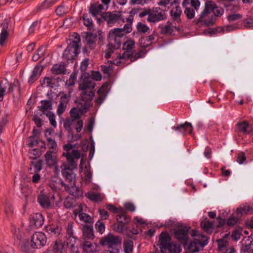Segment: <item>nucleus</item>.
Masks as SVG:
<instances>
[{
	"label": "nucleus",
	"mask_w": 253,
	"mask_h": 253,
	"mask_svg": "<svg viewBox=\"0 0 253 253\" xmlns=\"http://www.w3.org/2000/svg\"><path fill=\"white\" fill-rule=\"evenodd\" d=\"M125 253H132L133 248V243L131 240L126 241L124 243Z\"/></svg>",
	"instance_id": "09e8293b"
},
{
	"label": "nucleus",
	"mask_w": 253,
	"mask_h": 253,
	"mask_svg": "<svg viewBox=\"0 0 253 253\" xmlns=\"http://www.w3.org/2000/svg\"><path fill=\"white\" fill-rule=\"evenodd\" d=\"M82 77L83 78V81L80 84L79 87V89L82 91L81 93V99L84 102V104H88L90 107L91 106L90 102L94 96V92L93 89L95 86V84L88 77V74L84 73Z\"/></svg>",
	"instance_id": "f03ea898"
},
{
	"label": "nucleus",
	"mask_w": 253,
	"mask_h": 253,
	"mask_svg": "<svg viewBox=\"0 0 253 253\" xmlns=\"http://www.w3.org/2000/svg\"><path fill=\"white\" fill-rule=\"evenodd\" d=\"M46 164L49 167L55 166L57 164L56 153L52 151H48L44 155Z\"/></svg>",
	"instance_id": "412c9836"
},
{
	"label": "nucleus",
	"mask_w": 253,
	"mask_h": 253,
	"mask_svg": "<svg viewBox=\"0 0 253 253\" xmlns=\"http://www.w3.org/2000/svg\"><path fill=\"white\" fill-rule=\"evenodd\" d=\"M159 28L161 29V33L163 34H171L173 30V26L171 25L170 23H169V22L167 23V25L164 26H160Z\"/></svg>",
	"instance_id": "a18cd8bd"
},
{
	"label": "nucleus",
	"mask_w": 253,
	"mask_h": 253,
	"mask_svg": "<svg viewBox=\"0 0 253 253\" xmlns=\"http://www.w3.org/2000/svg\"><path fill=\"white\" fill-rule=\"evenodd\" d=\"M16 88L18 94H20V87L18 80L14 82L13 84L9 83L7 80H5L0 83V101L3 100V97L4 94L10 93L12 92L13 88Z\"/></svg>",
	"instance_id": "6e6552de"
},
{
	"label": "nucleus",
	"mask_w": 253,
	"mask_h": 253,
	"mask_svg": "<svg viewBox=\"0 0 253 253\" xmlns=\"http://www.w3.org/2000/svg\"><path fill=\"white\" fill-rule=\"evenodd\" d=\"M95 228L98 232L102 234L105 230V227L103 222L98 220L95 224Z\"/></svg>",
	"instance_id": "0e129e2a"
},
{
	"label": "nucleus",
	"mask_w": 253,
	"mask_h": 253,
	"mask_svg": "<svg viewBox=\"0 0 253 253\" xmlns=\"http://www.w3.org/2000/svg\"><path fill=\"white\" fill-rule=\"evenodd\" d=\"M83 209L82 208L79 207L78 209L74 211L75 214H77V211L79 212V217L81 221L84 223H91L92 219L90 216L85 213L82 212Z\"/></svg>",
	"instance_id": "bb28decb"
},
{
	"label": "nucleus",
	"mask_w": 253,
	"mask_h": 253,
	"mask_svg": "<svg viewBox=\"0 0 253 253\" xmlns=\"http://www.w3.org/2000/svg\"><path fill=\"white\" fill-rule=\"evenodd\" d=\"M172 128L175 130L179 131L182 133L188 131L189 133L191 134L193 130V126L191 124L188 122L181 124L177 126H173Z\"/></svg>",
	"instance_id": "393cba45"
},
{
	"label": "nucleus",
	"mask_w": 253,
	"mask_h": 253,
	"mask_svg": "<svg viewBox=\"0 0 253 253\" xmlns=\"http://www.w3.org/2000/svg\"><path fill=\"white\" fill-rule=\"evenodd\" d=\"M154 39V35H151L146 37L141 38L139 39V44L142 47H148L152 44Z\"/></svg>",
	"instance_id": "c85d7f7f"
},
{
	"label": "nucleus",
	"mask_w": 253,
	"mask_h": 253,
	"mask_svg": "<svg viewBox=\"0 0 253 253\" xmlns=\"http://www.w3.org/2000/svg\"><path fill=\"white\" fill-rule=\"evenodd\" d=\"M182 11L181 8L179 6H175L173 7L170 11V15L172 18L177 22H180V15H181Z\"/></svg>",
	"instance_id": "e433bc0d"
},
{
	"label": "nucleus",
	"mask_w": 253,
	"mask_h": 253,
	"mask_svg": "<svg viewBox=\"0 0 253 253\" xmlns=\"http://www.w3.org/2000/svg\"><path fill=\"white\" fill-rule=\"evenodd\" d=\"M190 227L185 226L175 230L174 232L175 238L184 246L186 245L188 242V232Z\"/></svg>",
	"instance_id": "9b49d317"
},
{
	"label": "nucleus",
	"mask_w": 253,
	"mask_h": 253,
	"mask_svg": "<svg viewBox=\"0 0 253 253\" xmlns=\"http://www.w3.org/2000/svg\"><path fill=\"white\" fill-rule=\"evenodd\" d=\"M42 161L41 159L32 160L28 169L30 173L39 172L42 169Z\"/></svg>",
	"instance_id": "4be33fe9"
},
{
	"label": "nucleus",
	"mask_w": 253,
	"mask_h": 253,
	"mask_svg": "<svg viewBox=\"0 0 253 253\" xmlns=\"http://www.w3.org/2000/svg\"><path fill=\"white\" fill-rule=\"evenodd\" d=\"M9 35L8 31H1L0 33V45L3 46Z\"/></svg>",
	"instance_id": "052dcab7"
},
{
	"label": "nucleus",
	"mask_w": 253,
	"mask_h": 253,
	"mask_svg": "<svg viewBox=\"0 0 253 253\" xmlns=\"http://www.w3.org/2000/svg\"><path fill=\"white\" fill-rule=\"evenodd\" d=\"M86 197L91 201L99 202H101L103 199V197L100 193H94L92 192L87 193Z\"/></svg>",
	"instance_id": "58836bf2"
},
{
	"label": "nucleus",
	"mask_w": 253,
	"mask_h": 253,
	"mask_svg": "<svg viewBox=\"0 0 253 253\" xmlns=\"http://www.w3.org/2000/svg\"><path fill=\"white\" fill-rule=\"evenodd\" d=\"M14 236L17 240V244H20L21 241L23 240L24 234L19 229H15Z\"/></svg>",
	"instance_id": "bf43d9fd"
},
{
	"label": "nucleus",
	"mask_w": 253,
	"mask_h": 253,
	"mask_svg": "<svg viewBox=\"0 0 253 253\" xmlns=\"http://www.w3.org/2000/svg\"><path fill=\"white\" fill-rule=\"evenodd\" d=\"M77 120L70 117L66 119L64 121V127L69 133H71L73 132V127L75 125Z\"/></svg>",
	"instance_id": "c756f323"
},
{
	"label": "nucleus",
	"mask_w": 253,
	"mask_h": 253,
	"mask_svg": "<svg viewBox=\"0 0 253 253\" xmlns=\"http://www.w3.org/2000/svg\"><path fill=\"white\" fill-rule=\"evenodd\" d=\"M59 95H60L59 104L57 110V113L58 115L62 114L65 111L71 98V92H69L68 94L60 92Z\"/></svg>",
	"instance_id": "f8f14e48"
},
{
	"label": "nucleus",
	"mask_w": 253,
	"mask_h": 253,
	"mask_svg": "<svg viewBox=\"0 0 253 253\" xmlns=\"http://www.w3.org/2000/svg\"><path fill=\"white\" fill-rule=\"evenodd\" d=\"M73 225L74 223L73 222H70L68 223L66 227L67 233L70 237L74 238V232H73Z\"/></svg>",
	"instance_id": "69168bd1"
},
{
	"label": "nucleus",
	"mask_w": 253,
	"mask_h": 253,
	"mask_svg": "<svg viewBox=\"0 0 253 253\" xmlns=\"http://www.w3.org/2000/svg\"><path fill=\"white\" fill-rule=\"evenodd\" d=\"M30 223L31 226L37 228L41 227L44 223V219L41 213H34L30 217Z\"/></svg>",
	"instance_id": "6ab92c4d"
},
{
	"label": "nucleus",
	"mask_w": 253,
	"mask_h": 253,
	"mask_svg": "<svg viewBox=\"0 0 253 253\" xmlns=\"http://www.w3.org/2000/svg\"><path fill=\"white\" fill-rule=\"evenodd\" d=\"M208 244V238L205 236H202V240L195 239L190 243L188 247L190 252H198L200 250H203L204 247Z\"/></svg>",
	"instance_id": "9d476101"
},
{
	"label": "nucleus",
	"mask_w": 253,
	"mask_h": 253,
	"mask_svg": "<svg viewBox=\"0 0 253 253\" xmlns=\"http://www.w3.org/2000/svg\"><path fill=\"white\" fill-rule=\"evenodd\" d=\"M30 158L32 160H38L37 158L41 155V153L37 149H33L29 153Z\"/></svg>",
	"instance_id": "5fc2aeb1"
},
{
	"label": "nucleus",
	"mask_w": 253,
	"mask_h": 253,
	"mask_svg": "<svg viewBox=\"0 0 253 253\" xmlns=\"http://www.w3.org/2000/svg\"><path fill=\"white\" fill-rule=\"evenodd\" d=\"M114 34H109L108 44V49L112 52H114L115 49H118L121 45L122 39L119 36L116 37L113 35Z\"/></svg>",
	"instance_id": "dca6fc26"
},
{
	"label": "nucleus",
	"mask_w": 253,
	"mask_h": 253,
	"mask_svg": "<svg viewBox=\"0 0 253 253\" xmlns=\"http://www.w3.org/2000/svg\"><path fill=\"white\" fill-rule=\"evenodd\" d=\"M237 127L239 131L245 134H248L252 131V127L247 121L238 123Z\"/></svg>",
	"instance_id": "a878e982"
},
{
	"label": "nucleus",
	"mask_w": 253,
	"mask_h": 253,
	"mask_svg": "<svg viewBox=\"0 0 253 253\" xmlns=\"http://www.w3.org/2000/svg\"><path fill=\"white\" fill-rule=\"evenodd\" d=\"M109 34H114V36L116 37L119 36L121 38H124L125 36V34L121 28H115L114 30L110 31Z\"/></svg>",
	"instance_id": "6e6d98bb"
},
{
	"label": "nucleus",
	"mask_w": 253,
	"mask_h": 253,
	"mask_svg": "<svg viewBox=\"0 0 253 253\" xmlns=\"http://www.w3.org/2000/svg\"><path fill=\"white\" fill-rule=\"evenodd\" d=\"M135 44L133 40H128L123 43V49L124 51L134 52L133 49L135 46Z\"/></svg>",
	"instance_id": "4c0bfd02"
},
{
	"label": "nucleus",
	"mask_w": 253,
	"mask_h": 253,
	"mask_svg": "<svg viewBox=\"0 0 253 253\" xmlns=\"http://www.w3.org/2000/svg\"><path fill=\"white\" fill-rule=\"evenodd\" d=\"M166 18L167 14L165 11L159 7H155L151 9L149 16H148L147 20L150 23H156Z\"/></svg>",
	"instance_id": "1a4fd4ad"
},
{
	"label": "nucleus",
	"mask_w": 253,
	"mask_h": 253,
	"mask_svg": "<svg viewBox=\"0 0 253 253\" xmlns=\"http://www.w3.org/2000/svg\"><path fill=\"white\" fill-rule=\"evenodd\" d=\"M68 11V8H65L63 5H61L58 6L55 10L56 14L60 16H61L67 13Z\"/></svg>",
	"instance_id": "4d7b16f0"
},
{
	"label": "nucleus",
	"mask_w": 253,
	"mask_h": 253,
	"mask_svg": "<svg viewBox=\"0 0 253 253\" xmlns=\"http://www.w3.org/2000/svg\"><path fill=\"white\" fill-rule=\"evenodd\" d=\"M58 0H45L42 4L43 8H47L54 4Z\"/></svg>",
	"instance_id": "774afa93"
},
{
	"label": "nucleus",
	"mask_w": 253,
	"mask_h": 253,
	"mask_svg": "<svg viewBox=\"0 0 253 253\" xmlns=\"http://www.w3.org/2000/svg\"><path fill=\"white\" fill-rule=\"evenodd\" d=\"M5 212L8 218H10L13 214V208L9 203H7L5 206Z\"/></svg>",
	"instance_id": "338daca9"
},
{
	"label": "nucleus",
	"mask_w": 253,
	"mask_h": 253,
	"mask_svg": "<svg viewBox=\"0 0 253 253\" xmlns=\"http://www.w3.org/2000/svg\"><path fill=\"white\" fill-rule=\"evenodd\" d=\"M122 239L118 236L111 234L103 237L100 240V244L108 249L107 250L115 248L120 249Z\"/></svg>",
	"instance_id": "423d86ee"
},
{
	"label": "nucleus",
	"mask_w": 253,
	"mask_h": 253,
	"mask_svg": "<svg viewBox=\"0 0 253 253\" xmlns=\"http://www.w3.org/2000/svg\"><path fill=\"white\" fill-rule=\"evenodd\" d=\"M116 219L118 222L127 224L130 221V218L127 216L126 212L121 209L120 211L116 216Z\"/></svg>",
	"instance_id": "2f4dec72"
},
{
	"label": "nucleus",
	"mask_w": 253,
	"mask_h": 253,
	"mask_svg": "<svg viewBox=\"0 0 253 253\" xmlns=\"http://www.w3.org/2000/svg\"><path fill=\"white\" fill-rule=\"evenodd\" d=\"M89 109V105L87 104H82L79 108L74 107L70 111V118L76 120H80L81 116L85 113Z\"/></svg>",
	"instance_id": "2eb2a0df"
},
{
	"label": "nucleus",
	"mask_w": 253,
	"mask_h": 253,
	"mask_svg": "<svg viewBox=\"0 0 253 253\" xmlns=\"http://www.w3.org/2000/svg\"><path fill=\"white\" fill-rule=\"evenodd\" d=\"M147 51L145 49L140 50L138 52L134 53L133 57L131 58V62L135 61L136 60L142 58L146 53Z\"/></svg>",
	"instance_id": "603ef678"
},
{
	"label": "nucleus",
	"mask_w": 253,
	"mask_h": 253,
	"mask_svg": "<svg viewBox=\"0 0 253 253\" xmlns=\"http://www.w3.org/2000/svg\"><path fill=\"white\" fill-rule=\"evenodd\" d=\"M208 2L211 3L212 8L211 10V12L212 11L214 14V17L216 19V17H220L224 13V9L220 6H216L215 3L211 0H207Z\"/></svg>",
	"instance_id": "f704fd0d"
},
{
	"label": "nucleus",
	"mask_w": 253,
	"mask_h": 253,
	"mask_svg": "<svg viewBox=\"0 0 253 253\" xmlns=\"http://www.w3.org/2000/svg\"><path fill=\"white\" fill-rule=\"evenodd\" d=\"M237 28V27L234 25H229L224 26V27H219L217 28L213 29L211 31V33L215 34L216 33L223 32L224 30L226 31H230L234 30Z\"/></svg>",
	"instance_id": "ea45409f"
},
{
	"label": "nucleus",
	"mask_w": 253,
	"mask_h": 253,
	"mask_svg": "<svg viewBox=\"0 0 253 253\" xmlns=\"http://www.w3.org/2000/svg\"><path fill=\"white\" fill-rule=\"evenodd\" d=\"M103 6L99 3L92 4L90 6L89 11L94 16H96L102 10Z\"/></svg>",
	"instance_id": "79ce46f5"
},
{
	"label": "nucleus",
	"mask_w": 253,
	"mask_h": 253,
	"mask_svg": "<svg viewBox=\"0 0 253 253\" xmlns=\"http://www.w3.org/2000/svg\"><path fill=\"white\" fill-rule=\"evenodd\" d=\"M200 2L199 0H186L183 2V5L185 7L184 11L187 19H193L199 8Z\"/></svg>",
	"instance_id": "0eeeda50"
},
{
	"label": "nucleus",
	"mask_w": 253,
	"mask_h": 253,
	"mask_svg": "<svg viewBox=\"0 0 253 253\" xmlns=\"http://www.w3.org/2000/svg\"><path fill=\"white\" fill-rule=\"evenodd\" d=\"M84 179L86 183H89L91 179V173L90 172V168L87 165H85L84 170Z\"/></svg>",
	"instance_id": "37998d69"
},
{
	"label": "nucleus",
	"mask_w": 253,
	"mask_h": 253,
	"mask_svg": "<svg viewBox=\"0 0 253 253\" xmlns=\"http://www.w3.org/2000/svg\"><path fill=\"white\" fill-rule=\"evenodd\" d=\"M38 200L40 205L44 209H49L51 206L49 197L46 195H40L38 197Z\"/></svg>",
	"instance_id": "72a5a7b5"
},
{
	"label": "nucleus",
	"mask_w": 253,
	"mask_h": 253,
	"mask_svg": "<svg viewBox=\"0 0 253 253\" xmlns=\"http://www.w3.org/2000/svg\"><path fill=\"white\" fill-rule=\"evenodd\" d=\"M201 225L202 228L207 233H209L210 230L213 228V223L208 220L207 218L201 222Z\"/></svg>",
	"instance_id": "49530a36"
},
{
	"label": "nucleus",
	"mask_w": 253,
	"mask_h": 253,
	"mask_svg": "<svg viewBox=\"0 0 253 253\" xmlns=\"http://www.w3.org/2000/svg\"><path fill=\"white\" fill-rule=\"evenodd\" d=\"M237 211L240 212L241 214H248L252 213L253 211V209L252 207L248 205H245L243 207L238 208Z\"/></svg>",
	"instance_id": "de8ad7c7"
},
{
	"label": "nucleus",
	"mask_w": 253,
	"mask_h": 253,
	"mask_svg": "<svg viewBox=\"0 0 253 253\" xmlns=\"http://www.w3.org/2000/svg\"><path fill=\"white\" fill-rule=\"evenodd\" d=\"M138 32L141 33H147L150 32V28L146 24L142 23H138L136 26Z\"/></svg>",
	"instance_id": "8fccbe9b"
},
{
	"label": "nucleus",
	"mask_w": 253,
	"mask_h": 253,
	"mask_svg": "<svg viewBox=\"0 0 253 253\" xmlns=\"http://www.w3.org/2000/svg\"><path fill=\"white\" fill-rule=\"evenodd\" d=\"M45 115L48 118L50 124L55 127L56 126V122L54 114L52 112H47Z\"/></svg>",
	"instance_id": "864d4df0"
},
{
	"label": "nucleus",
	"mask_w": 253,
	"mask_h": 253,
	"mask_svg": "<svg viewBox=\"0 0 253 253\" xmlns=\"http://www.w3.org/2000/svg\"><path fill=\"white\" fill-rule=\"evenodd\" d=\"M134 54V52H130L128 51H125L124 53H122V55H120V57L122 60H123L124 61L126 59H130V62H131V58L133 57V54Z\"/></svg>",
	"instance_id": "e2e57ef3"
},
{
	"label": "nucleus",
	"mask_w": 253,
	"mask_h": 253,
	"mask_svg": "<svg viewBox=\"0 0 253 253\" xmlns=\"http://www.w3.org/2000/svg\"><path fill=\"white\" fill-rule=\"evenodd\" d=\"M253 242V239L250 236L244 238L242 241V251L244 252H251Z\"/></svg>",
	"instance_id": "473e14b6"
},
{
	"label": "nucleus",
	"mask_w": 253,
	"mask_h": 253,
	"mask_svg": "<svg viewBox=\"0 0 253 253\" xmlns=\"http://www.w3.org/2000/svg\"><path fill=\"white\" fill-rule=\"evenodd\" d=\"M126 224L120 222L115 223L113 225V229L118 233H122L126 228Z\"/></svg>",
	"instance_id": "3c124183"
},
{
	"label": "nucleus",
	"mask_w": 253,
	"mask_h": 253,
	"mask_svg": "<svg viewBox=\"0 0 253 253\" xmlns=\"http://www.w3.org/2000/svg\"><path fill=\"white\" fill-rule=\"evenodd\" d=\"M60 184L64 191L69 193L75 198H78L83 196V191L80 189L79 187L76 186L75 184H68L63 181H60Z\"/></svg>",
	"instance_id": "ddd939ff"
},
{
	"label": "nucleus",
	"mask_w": 253,
	"mask_h": 253,
	"mask_svg": "<svg viewBox=\"0 0 253 253\" xmlns=\"http://www.w3.org/2000/svg\"><path fill=\"white\" fill-rule=\"evenodd\" d=\"M42 71V67L39 65H37L35 67L32 74L30 77L29 83L30 84L33 83L36 81L41 75Z\"/></svg>",
	"instance_id": "cd10ccee"
},
{
	"label": "nucleus",
	"mask_w": 253,
	"mask_h": 253,
	"mask_svg": "<svg viewBox=\"0 0 253 253\" xmlns=\"http://www.w3.org/2000/svg\"><path fill=\"white\" fill-rule=\"evenodd\" d=\"M46 237L44 234L41 232L35 233L31 238V242H33L34 248H41L46 243Z\"/></svg>",
	"instance_id": "4468645a"
},
{
	"label": "nucleus",
	"mask_w": 253,
	"mask_h": 253,
	"mask_svg": "<svg viewBox=\"0 0 253 253\" xmlns=\"http://www.w3.org/2000/svg\"><path fill=\"white\" fill-rule=\"evenodd\" d=\"M74 146L67 143L63 145L64 152L62 156L66 158V161L62 163L60 166L61 173L69 184H75L76 175L73 170L77 169V160L81 157V153L77 150H74Z\"/></svg>",
	"instance_id": "f257e3e1"
},
{
	"label": "nucleus",
	"mask_w": 253,
	"mask_h": 253,
	"mask_svg": "<svg viewBox=\"0 0 253 253\" xmlns=\"http://www.w3.org/2000/svg\"><path fill=\"white\" fill-rule=\"evenodd\" d=\"M46 231L51 236L58 237L61 233L62 228L60 224H51L45 227Z\"/></svg>",
	"instance_id": "aec40b11"
},
{
	"label": "nucleus",
	"mask_w": 253,
	"mask_h": 253,
	"mask_svg": "<svg viewBox=\"0 0 253 253\" xmlns=\"http://www.w3.org/2000/svg\"><path fill=\"white\" fill-rule=\"evenodd\" d=\"M212 5L211 3L206 1L204 10L201 13L198 19L196 20L197 24L200 23L202 25L206 26L213 25L215 18L213 15H209L212 8Z\"/></svg>",
	"instance_id": "39448f33"
},
{
	"label": "nucleus",
	"mask_w": 253,
	"mask_h": 253,
	"mask_svg": "<svg viewBox=\"0 0 253 253\" xmlns=\"http://www.w3.org/2000/svg\"><path fill=\"white\" fill-rule=\"evenodd\" d=\"M41 106L39 107V110L42 113V114H45L47 112H51L50 110L52 109V100H43L41 101Z\"/></svg>",
	"instance_id": "b1692460"
},
{
	"label": "nucleus",
	"mask_w": 253,
	"mask_h": 253,
	"mask_svg": "<svg viewBox=\"0 0 253 253\" xmlns=\"http://www.w3.org/2000/svg\"><path fill=\"white\" fill-rule=\"evenodd\" d=\"M74 200L70 197H67L64 202V206L67 209L73 208L74 207Z\"/></svg>",
	"instance_id": "680f3d73"
},
{
	"label": "nucleus",
	"mask_w": 253,
	"mask_h": 253,
	"mask_svg": "<svg viewBox=\"0 0 253 253\" xmlns=\"http://www.w3.org/2000/svg\"><path fill=\"white\" fill-rule=\"evenodd\" d=\"M159 248L161 253H180V246L171 241V238L166 233L162 232L159 239Z\"/></svg>",
	"instance_id": "7ed1b4c3"
},
{
	"label": "nucleus",
	"mask_w": 253,
	"mask_h": 253,
	"mask_svg": "<svg viewBox=\"0 0 253 253\" xmlns=\"http://www.w3.org/2000/svg\"><path fill=\"white\" fill-rule=\"evenodd\" d=\"M52 72L54 74L58 75L60 74H65V67L64 64H57L53 65L51 69Z\"/></svg>",
	"instance_id": "a19ab883"
},
{
	"label": "nucleus",
	"mask_w": 253,
	"mask_h": 253,
	"mask_svg": "<svg viewBox=\"0 0 253 253\" xmlns=\"http://www.w3.org/2000/svg\"><path fill=\"white\" fill-rule=\"evenodd\" d=\"M20 248L22 252L25 253H29L30 252L31 249L34 248L33 242H31L29 239H24L21 242Z\"/></svg>",
	"instance_id": "7c9ffc66"
},
{
	"label": "nucleus",
	"mask_w": 253,
	"mask_h": 253,
	"mask_svg": "<svg viewBox=\"0 0 253 253\" xmlns=\"http://www.w3.org/2000/svg\"><path fill=\"white\" fill-rule=\"evenodd\" d=\"M121 13L107 12L102 15V18L107 22L108 24H113L121 20Z\"/></svg>",
	"instance_id": "f3484780"
},
{
	"label": "nucleus",
	"mask_w": 253,
	"mask_h": 253,
	"mask_svg": "<svg viewBox=\"0 0 253 253\" xmlns=\"http://www.w3.org/2000/svg\"><path fill=\"white\" fill-rule=\"evenodd\" d=\"M83 249L84 251L88 253H93V245L89 242H84L83 244Z\"/></svg>",
	"instance_id": "13d9d810"
},
{
	"label": "nucleus",
	"mask_w": 253,
	"mask_h": 253,
	"mask_svg": "<svg viewBox=\"0 0 253 253\" xmlns=\"http://www.w3.org/2000/svg\"><path fill=\"white\" fill-rule=\"evenodd\" d=\"M97 39L96 35L87 34L85 38V49L86 50L94 49L96 45Z\"/></svg>",
	"instance_id": "a211bd4d"
},
{
	"label": "nucleus",
	"mask_w": 253,
	"mask_h": 253,
	"mask_svg": "<svg viewBox=\"0 0 253 253\" xmlns=\"http://www.w3.org/2000/svg\"><path fill=\"white\" fill-rule=\"evenodd\" d=\"M107 85H102L97 91L98 97L95 100L97 105H100L105 99L107 93Z\"/></svg>",
	"instance_id": "5701e85b"
},
{
	"label": "nucleus",
	"mask_w": 253,
	"mask_h": 253,
	"mask_svg": "<svg viewBox=\"0 0 253 253\" xmlns=\"http://www.w3.org/2000/svg\"><path fill=\"white\" fill-rule=\"evenodd\" d=\"M83 236L86 239H93L94 237L93 226L91 225H85L83 228Z\"/></svg>",
	"instance_id": "c9c22d12"
},
{
	"label": "nucleus",
	"mask_w": 253,
	"mask_h": 253,
	"mask_svg": "<svg viewBox=\"0 0 253 253\" xmlns=\"http://www.w3.org/2000/svg\"><path fill=\"white\" fill-rule=\"evenodd\" d=\"M73 36L75 40L70 42L63 54V57L68 61L73 59L79 52L80 36L77 33H74Z\"/></svg>",
	"instance_id": "20e7f679"
},
{
	"label": "nucleus",
	"mask_w": 253,
	"mask_h": 253,
	"mask_svg": "<svg viewBox=\"0 0 253 253\" xmlns=\"http://www.w3.org/2000/svg\"><path fill=\"white\" fill-rule=\"evenodd\" d=\"M217 249L220 252L224 251L225 249L228 248L229 242L225 239H219L217 240Z\"/></svg>",
	"instance_id": "c03bdc74"
}]
</instances>
